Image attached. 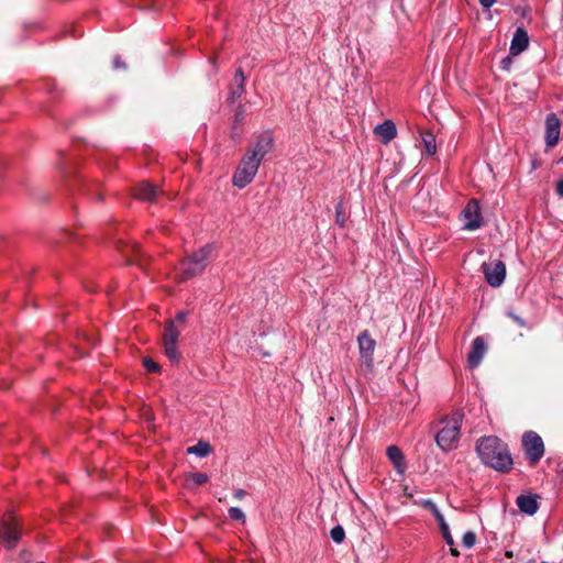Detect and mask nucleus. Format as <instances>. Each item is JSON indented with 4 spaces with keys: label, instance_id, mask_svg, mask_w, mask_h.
<instances>
[{
    "label": "nucleus",
    "instance_id": "39",
    "mask_svg": "<svg viewBox=\"0 0 563 563\" xmlns=\"http://www.w3.org/2000/svg\"><path fill=\"white\" fill-rule=\"evenodd\" d=\"M541 563H549V562H547V561H542Z\"/></svg>",
    "mask_w": 563,
    "mask_h": 563
},
{
    "label": "nucleus",
    "instance_id": "12",
    "mask_svg": "<svg viewBox=\"0 0 563 563\" xmlns=\"http://www.w3.org/2000/svg\"><path fill=\"white\" fill-rule=\"evenodd\" d=\"M561 122L555 113H550L545 119V144L548 148L554 147L560 140Z\"/></svg>",
    "mask_w": 563,
    "mask_h": 563
},
{
    "label": "nucleus",
    "instance_id": "22",
    "mask_svg": "<svg viewBox=\"0 0 563 563\" xmlns=\"http://www.w3.org/2000/svg\"><path fill=\"white\" fill-rule=\"evenodd\" d=\"M440 527V531L442 533V537L444 539V541L446 542L448 545L451 547V553L452 555H459V552L456 551V549L453 548L454 545V540L452 538V534L450 532V529H449V526L446 522H443L442 525L439 526Z\"/></svg>",
    "mask_w": 563,
    "mask_h": 563
},
{
    "label": "nucleus",
    "instance_id": "5",
    "mask_svg": "<svg viewBox=\"0 0 563 563\" xmlns=\"http://www.w3.org/2000/svg\"><path fill=\"white\" fill-rule=\"evenodd\" d=\"M522 445L531 465L537 464L544 454L542 438L534 431H527L522 435Z\"/></svg>",
    "mask_w": 563,
    "mask_h": 563
},
{
    "label": "nucleus",
    "instance_id": "31",
    "mask_svg": "<svg viewBox=\"0 0 563 563\" xmlns=\"http://www.w3.org/2000/svg\"><path fill=\"white\" fill-rule=\"evenodd\" d=\"M495 2L496 0H479V3L484 9H490Z\"/></svg>",
    "mask_w": 563,
    "mask_h": 563
},
{
    "label": "nucleus",
    "instance_id": "28",
    "mask_svg": "<svg viewBox=\"0 0 563 563\" xmlns=\"http://www.w3.org/2000/svg\"><path fill=\"white\" fill-rule=\"evenodd\" d=\"M463 545L467 549L474 547L476 542V536L473 531H466L462 538Z\"/></svg>",
    "mask_w": 563,
    "mask_h": 563
},
{
    "label": "nucleus",
    "instance_id": "18",
    "mask_svg": "<svg viewBox=\"0 0 563 563\" xmlns=\"http://www.w3.org/2000/svg\"><path fill=\"white\" fill-rule=\"evenodd\" d=\"M388 460L394 465L395 470L399 474H404L406 471L405 455L397 445H390L386 450Z\"/></svg>",
    "mask_w": 563,
    "mask_h": 563
},
{
    "label": "nucleus",
    "instance_id": "37",
    "mask_svg": "<svg viewBox=\"0 0 563 563\" xmlns=\"http://www.w3.org/2000/svg\"><path fill=\"white\" fill-rule=\"evenodd\" d=\"M243 113H244V108H243V106H242V104H240V106L238 107V112H236V114H235V121H236V122L241 120V118H242Z\"/></svg>",
    "mask_w": 563,
    "mask_h": 563
},
{
    "label": "nucleus",
    "instance_id": "7",
    "mask_svg": "<svg viewBox=\"0 0 563 563\" xmlns=\"http://www.w3.org/2000/svg\"><path fill=\"white\" fill-rule=\"evenodd\" d=\"M274 146V137L269 131L261 133L255 142L249 146L246 154L263 162L265 156L272 151Z\"/></svg>",
    "mask_w": 563,
    "mask_h": 563
},
{
    "label": "nucleus",
    "instance_id": "14",
    "mask_svg": "<svg viewBox=\"0 0 563 563\" xmlns=\"http://www.w3.org/2000/svg\"><path fill=\"white\" fill-rule=\"evenodd\" d=\"M529 46L528 33L522 27H517L510 43V54L516 56L526 51Z\"/></svg>",
    "mask_w": 563,
    "mask_h": 563
},
{
    "label": "nucleus",
    "instance_id": "29",
    "mask_svg": "<svg viewBox=\"0 0 563 563\" xmlns=\"http://www.w3.org/2000/svg\"><path fill=\"white\" fill-rule=\"evenodd\" d=\"M143 365L144 367L146 368L147 372H151V373H157L159 372L161 369V366L158 363L154 362L152 358L150 357H144L143 358Z\"/></svg>",
    "mask_w": 563,
    "mask_h": 563
},
{
    "label": "nucleus",
    "instance_id": "36",
    "mask_svg": "<svg viewBox=\"0 0 563 563\" xmlns=\"http://www.w3.org/2000/svg\"><path fill=\"white\" fill-rule=\"evenodd\" d=\"M246 496V492L244 489H236L234 492V497L238 499H243Z\"/></svg>",
    "mask_w": 563,
    "mask_h": 563
},
{
    "label": "nucleus",
    "instance_id": "3",
    "mask_svg": "<svg viewBox=\"0 0 563 563\" xmlns=\"http://www.w3.org/2000/svg\"><path fill=\"white\" fill-rule=\"evenodd\" d=\"M213 247L207 244L192 253L189 257L181 261L179 266V279L180 282L187 280L200 273H202L207 266V261L212 252Z\"/></svg>",
    "mask_w": 563,
    "mask_h": 563
},
{
    "label": "nucleus",
    "instance_id": "26",
    "mask_svg": "<svg viewBox=\"0 0 563 563\" xmlns=\"http://www.w3.org/2000/svg\"><path fill=\"white\" fill-rule=\"evenodd\" d=\"M346 217L342 203H338L335 207V223L343 228L345 225Z\"/></svg>",
    "mask_w": 563,
    "mask_h": 563
},
{
    "label": "nucleus",
    "instance_id": "33",
    "mask_svg": "<svg viewBox=\"0 0 563 563\" xmlns=\"http://www.w3.org/2000/svg\"><path fill=\"white\" fill-rule=\"evenodd\" d=\"M511 58L510 57H506L501 60V68L503 69H506V70H509L510 69V66H511Z\"/></svg>",
    "mask_w": 563,
    "mask_h": 563
},
{
    "label": "nucleus",
    "instance_id": "4",
    "mask_svg": "<svg viewBox=\"0 0 563 563\" xmlns=\"http://www.w3.org/2000/svg\"><path fill=\"white\" fill-rule=\"evenodd\" d=\"M261 163L257 158L250 156L249 154H244L233 174L232 184L234 187L239 189L245 188L249 184H251L261 166Z\"/></svg>",
    "mask_w": 563,
    "mask_h": 563
},
{
    "label": "nucleus",
    "instance_id": "16",
    "mask_svg": "<svg viewBox=\"0 0 563 563\" xmlns=\"http://www.w3.org/2000/svg\"><path fill=\"white\" fill-rule=\"evenodd\" d=\"M537 498L538 496L533 494L519 495L516 499V505L521 512L533 516L539 509Z\"/></svg>",
    "mask_w": 563,
    "mask_h": 563
},
{
    "label": "nucleus",
    "instance_id": "2",
    "mask_svg": "<svg viewBox=\"0 0 563 563\" xmlns=\"http://www.w3.org/2000/svg\"><path fill=\"white\" fill-rule=\"evenodd\" d=\"M463 418V412L455 410L441 421L443 427L437 433L435 442L442 451L450 452L457 446Z\"/></svg>",
    "mask_w": 563,
    "mask_h": 563
},
{
    "label": "nucleus",
    "instance_id": "13",
    "mask_svg": "<svg viewBox=\"0 0 563 563\" xmlns=\"http://www.w3.org/2000/svg\"><path fill=\"white\" fill-rule=\"evenodd\" d=\"M487 351V345L482 336H476L467 355V365L470 368H475L479 365L482 358Z\"/></svg>",
    "mask_w": 563,
    "mask_h": 563
},
{
    "label": "nucleus",
    "instance_id": "38",
    "mask_svg": "<svg viewBox=\"0 0 563 563\" xmlns=\"http://www.w3.org/2000/svg\"><path fill=\"white\" fill-rule=\"evenodd\" d=\"M243 113H244V108H243V106H242V104H240V106L238 107V112H236V114H235V121H236V122L241 120V118H242Z\"/></svg>",
    "mask_w": 563,
    "mask_h": 563
},
{
    "label": "nucleus",
    "instance_id": "10",
    "mask_svg": "<svg viewBox=\"0 0 563 563\" xmlns=\"http://www.w3.org/2000/svg\"><path fill=\"white\" fill-rule=\"evenodd\" d=\"M486 282L492 287H499L506 277V266L501 261L482 265Z\"/></svg>",
    "mask_w": 563,
    "mask_h": 563
},
{
    "label": "nucleus",
    "instance_id": "11",
    "mask_svg": "<svg viewBox=\"0 0 563 563\" xmlns=\"http://www.w3.org/2000/svg\"><path fill=\"white\" fill-rule=\"evenodd\" d=\"M357 344L361 358L367 366H372L376 341L371 338L368 331L365 330L357 335Z\"/></svg>",
    "mask_w": 563,
    "mask_h": 563
},
{
    "label": "nucleus",
    "instance_id": "21",
    "mask_svg": "<svg viewBox=\"0 0 563 563\" xmlns=\"http://www.w3.org/2000/svg\"><path fill=\"white\" fill-rule=\"evenodd\" d=\"M211 452V446L206 441H199L196 445L187 448L188 454H194L198 457H206Z\"/></svg>",
    "mask_w": 563,
    "mask_h": 563
},
{
    "label": "nucleus",
    "instance_id": "17",
    "mask_svg": "<svg viewBox=\"0 0 563 563\" xmlns=\"http://www.w3.org/2000/svg\"><path fill=\"white\" fill-rule=\"evenodd\" d=\"M374 133L379 137L380 142L388 144L397 135V129L391 120H385L374 129Z\"/></svg>",
    "mask_w": 563,
    "mask_h": 563
},
{
    "label": "nucleus",
    "instance_id": "6",
    "mask_svg": "<svg viewBox=\"0 0 563 563\" xmlns=\"http://www.w3.org/2000/svg\"><path fill=\"white\" fill-rule=\"evenodd\" d=\"M21 538V528L13 516L3 519L0 526V541L7 549L15 548Z\"/></svg>",
    "mask_w": 563,
    "mask_h": 563
},
{
    "label": "nucleus",
    "instance_id": "35",
    "mask_svg": "<svg viewBox=\"0 0 563 563\" xmlns=\"http://www.w3.org/2000/svg\"><path fill=\"white\" fill-rule=\"evenodd\" d=\"M186 317H187V313H186V312H184V311H180V312H178V313L176 314V317H175V320H174V321H175V323H176V322H184V321L186 320Z\"/></svg>",
    "mask_w": 563,
    "mask_h": 563
},
{
    "label": "nucleus",
    "instance_id": "9",
    "mask_svg": "<svg viewBox=\"0 0 563 563\" xmlns=\"http://www.w3.org/2000/svg\"><path fill=\"white\" fill-rule=\"evenodd\" d=\"M462 217L465 230L474 231L479 229L483 224L479 202L476 199H471L464 207Z\"/></svg>",
    "mask_w": 563,
    "mask_h": 563
},
{
    "label": "nucleus",
    "instance_id": "1",
    "mask_svg": "<svg viewBox=\"0 0 563 563\" xmlns=\"http://www.w3.org/2000/svg\"><path fill=\"white\" fill-rule=\"evenodd\" d=\"M476 452L481 461L496 471L506 472L511 468L512 459L507 445L497 437H483L477 441Z\"/></svg>",
    "mask_w": 563,
    "mask_h": 563
},
{
    "label": "nucleus",
    "instance_id": "34",
    "mask_svg": "<svg viewBox=\"0 0 563 563\" xmlns=\"http://www.w3.org/2000/svg\"><path fill=\"white\" fill-rule=\"evenodd\" d=\"M555 191H556L558 196H560V197H562V198H563V178H562V179H560V180L556 183Z\"/></svg>",
    "mask_w": 563,
    "mask_h": 563
},
{
    "label": "nucleus",
    "instance_id": "27",
    "mask_svg": "<svg viewBox=\"0 0 563 563\" xmlns=\"http://www.w3.org/2000/svg\"><path fill=\"white\" fill-rule=\"evenodd\" d=\"M229 518L233 521H245V515L239 507H231L228 511Z\"/></svg>",
    "mask_w": 563,
    "mask_h": 563
},
{
    "label": "nucleus",
    "instance_id": "25",
    "mask_svg": "<svg viewBox=\"0 0 563 563\" xmlns=\"http://www.w3.org/2000/svg\"><path fill=\"white\" fill-rule=\"evenodd\" d=\"M208 479H209V477L205 473H191L187 481L191 482L196 486H199V485L207 483Z\"/></svg>",
    "mask_w": 563,
    "mask_h": 563
},
{
    "label": "nucleus",
    "instance_id": "19",
    "mask_svg": "<svg viewBox=\"0 0 563 563\" xmlns=\"http://www.w3.org/2000/svg\"><path fill=\"white\" fill-rule=\"evenodd\" d=\"M245 77L241 68L235 73L234 84L230 87L229 101L235 102L245 91L244 89Z\"/></svg>",
    "mask_w": 563,
    "mask_h": 563
},
{
    "label": "nucleus",
    "instance_id": "24",
    "mask_svg": "<svg viewBox=\"0 0 563 563\" xmlns=\"http://www.w3.org/2000/svg\"><path fill=\"white\" fill-rule=\"evenodd\" d=\"M330 537L335 543H342L345 538L344 529L341 526L333 527L330 531Z\"/></svg>",
    "mask_w": 563,
    "mask_h": 563
},
{
    "label": "nucleus",
    "instance_id": "23",
    "mask_svg": "<svg viewBox=\"0 0 563 563\" xmlns=\"http://www.w3.org/2000/svg\"><path fill=\"white\" fill-rule=\"evenodd\" d=\"M422 505L424 508L429 509L433 514L439 526L442 525L443 522H446L444 516L441 514L437 505L431 499L423 500Z\"/></svg>",
    "mask_w": 563,
    "mask_h": 563
},
{
    "label": "nucleus",
    "instance_id": "8",
    "mask_svg": "<svg viewBox=\"0 0 563 563\" xmlns=\"http://www.w3.org/2000/svg\"><path fill=\"white\" fill-rule=\"evenodd\" d=\"M178 338L179 331L175 325V321H168L164 330L163 344L165 354L172 362H177L179 360V353L177 351Z\"/></svg>",
    "mask_w": 563,
    "mask_h": 563
},
{
    "label": "nucleus",
    "instance_id": "32",
    "mask_svg": "<svg viewBox=\"0 0 563 563\" xmlns=\"http://www.w3.org/2000/svg\"><path fill=\"white\" fill-rule=\"evenodd\" d=\"M509 317L512 318L514 321H516L520 327H525L526 325V322L523 319H521L519 316L512 313V312H509Z\"/></svg>",
    "mask_w": 563,
    "mask_h": 563
},
{
    "label": "nucleus",
    "instance_id": "30",
    "mask_svg": "<svg viewBox=\"0 0 563 563\" xmlns=\"http://www.w3.org/2000/svg\"><path fill=\"white\" fill-rule=\"evenodd\" d=\"M113 68L114 69H125L126 68V65L124 62L121 60V57L120 56H115L114 59H113Z\"/></svg>",
    "mask_w": 563,
    "mask_h": 563
},
{
    "label": "nucleus",
    "instance_id": "20",
    "mask_svg": "<svg viewBox=\"0 0 563 563\" xmlns=\"http://www.w3.org/2000/svg\"><path fill=\"white\" fill-rule=\"evenodd\" d=\"M421 139L426 154L430 156L434 155L437 152L435 136L431 132H422Z\"/></svg>",
    "mask_w": 563,
    "mask_h": 563
},
{
    "label": "nucleus",
    "instance_id": "15",
    "mask_svg": "<svg viewBox=\"0 0 563 563\" xmlns=\"http://www.w3.org/2000/svg\"><path fill=\"white\" fill-rule=\"evenodd\" d=\"M158 194V187L148 181H142L134 188V197L142 201L152 202Z\"/></svg>",
    "mask_w": 563,
    "mask_h": 563
}]
</instances>
